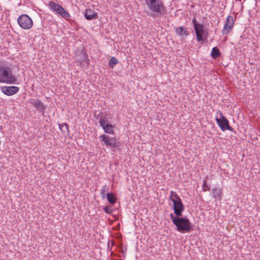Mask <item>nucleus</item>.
<instances>
[{
	"label": "nucleus",
	"instance_id": "obj_1",
	"mask_svg": "<svg viewBox=\"0 0 260 260\" xmlns=\"http://www.w3.org/2000/svg\"><path fill=\"white\" fill-rule=\"evenodd\" d=\"M170 216L173 223L176 226V230L178 232L185 233L193 230V224L186 216H175L173 213H171Z\"/></svg>",
	"mask_w": 260,
	"mask_h": 260
},
{
	"label": "nucleus",
	"instance_id": "obj_2",
	"mask_svg": "<svg viewBox=\"0 0 260 260\" xmlns=\"http://www.w3.org/2000/svg\"><path fill=\"white\" fill-rule=\"evenodd\" d=\"M16 78L12 75L11 69L6 66H0V83L14 84Z\"/></svg>",
	"mask_w": 260,
	"mask_h": 260
},
{
	"label": "nucleus",
	"instance_id": "obj_3",
	"mask_svg": "<svg viewBox=\"0 0 260 260\" xmlns=\"http://www.w3.org/2000/svg\"><path fill=\"white\" fill-rule=\"evenodd\" d=\"M215 120L222 131L224 132L225 130H229L234 132L233 128L230 126L229 120L222 114L220 110H218L216 113Z\"/></svg>",
	"mask_w": 260,
	"mask_h": 260
},
{
	"label": "nucleus",
	"instance_id": "obj_4",
	"mask_svg": "<svg viewBox=\"0 0 260 260\" xmlns=\"http://www.w3.org/2000/svg\"><path fill=\"white\" fill-rule=\"evenodd\" d=\"M99 138L103 143V145H106L107 148H110L112 151H115L120 146L119 142L116 140L115 137H112L106 135H102Z\"/></svg>",
	"mask_w": 260,
	"mask_h": 260
},
{
	"label": "nucleus",
	"instance_id": "obj_5",
	"mask_svg": "<svg viewBox=\"0 0 260 260\" xmlns=\"http://www.w3.org/2000/svg\"><path fill=\"white\" fill-rule=\"evenodd\" d=\"M148 8L152 12L160 13L165 11L166 7L160 0H144Z\"/></svg>",
	"mask_w": 260,
	"mask_h": 260
},
{
	"label": "nucleus",
	"instance_id": "obj_6",
	"mask_svg": "<svg viewBox=\"0 0 260 260\" xmlns=\"http://www.w3.org/2000/svg\"><path fill=\"white\" fill-rule=\"evenodd\" d=\"M197 40L201 44L207 41L208 38L209 33L207 29L204 27L203 24L199 25L198 27L194 28Z\"/></svg>",
	"mask_w": 260,
	"mask_h": 260
},
{
	"label": "nucleus",
	"instance_id": "obj_7",
	"mask_svg": "<svg viewBox=\"0 0 260 260\" xmlns=\"http://www.w3.org/2000/svg\"><path fill=\"white\" fill-rule=\"evenodd\" d=\"M17 22L19 26L24 29H30L33 25L32 19L27 14H22L19 16L17 19Z\"/></svg>",
	"mask_w": 260,
	"mask_h": 260
},
{
	"label": "nucleus",
	"instance_id": "obj_8",
	"mask_svg": "<svg viewBox=\"0 0 260 260\" xmlns=\"http://www.w3.org/2000/svg\"><path fill=\"white\" fill-rule=\"evenodd\" d=\"M48 6L51 10L59 14L62 17L67 19L70 17V14L61 6L57 4L55 2H49Z\"/></svg>",
	"mask_w": 260,
	"mask_h": 260
},
{
	"label": "nucleus",
	"instance_id": "obj_9",
	"mask_svg": "<svg viewBox=\"0 0 260 260\" xmlns=\"http://www.w3.org/2000/svg\"><path fill=\"white\" fill-rule=\"evenodd\" d=\"M99 123L105 133L111 135L114 134L115 133L113 129L115 128V125L108 123L106 119V116H101Z\"/></svg>",
	"mask_w": 260,
	"mask_h": 260
},
{
	"label": "nucleus",
	"instance_id": "obj_10",
	"mask_svg": "<svg viewBox=\"0 0 260 260\" xmlns=\"http://www.w3.org/2000/svg\"><path fill=\"white\" fill-rule=\"evenodd\" d=\"M235 19L231 15H229L226 20V23L222 30V35H227L231 31L233 28Z\"/></svg>",
	"mask_w": 260,
	"mask_h": 260
},
{
	"label": "nucleus",
	"instance_id": "obj_11",
	"mask_svg": "<svg viewBox=\"0 0 260 260\" xmlns=\"http://www.w3.org/2000/svg\"><path fill=\"white\" fill-rule=\"evenodd\" d=\"M173 209L174 211V215H182V213L184 210L185 207L182 202V200L173 201Z\"/></svg>",
	"mask_w": 260,
	"mask_h": 260
},
{
	"label": "nucleus",
	"instance_id": "obj_12",
	"mask_svg": "<svg viewBox=\"0 0 260 260\" xmlns=\"http://www.w3.org/2000/svg\"><path fill=\"white\" fill-rule=\"evenodd\" d=\"M76 57L78 62L80 63L85 62L87 65L89 64L90 60L84 49L76 53Z\"/></svg>",
	"mask_w": 260,
	"mask_h": 260
},
{
	"label": "nucleus",
	"instance_id": "obj_13",
	"mask_svg": "<svg viewBox=\"0 0 260 260\" xmlns=\"http://www.w3.org/2000/svg\"><path fill=\"white\" fill-rule=\"evenodd\" d=\"M19 90V88L17 86H3L1 88L2 92L8 96L13 95L17 93Z\"/></svg>",
	"mask_w": 260,
	"mask_h": 260
},
{
	"label": "nucleus",
	"instance_id": "obj_14",
	"mask_svg": "<svg viewBox=\"0 0 260 260\" xmlns=\"http://www.w3.org/2000/svg\"><path fill=\"white\" fill-rule=\"evenodd\" d=\"M30 103L40 113L44 115L46 107L43 102H42L40 100L37 99L31 100Z\"/></svg>",
	"mask_w": 260,
	"mask_h": 260
},
{
	"label": "nucleus",
	"instance_id": "obj_15",
	"mask_svg": "<svg viewBox=\"0 0 260 260\" xmlns=\"http://www.w3.org/2000/svg\"><path fill=\"white\" fill-rule=\"evenodd\" d=\"M84 17L88 20L96 19L98 18V13L90 8L86 9Z\"/></svg>",
	"mask_w": 260,
	"mask_h": 260
},
{
	"label": "nucleus",
	"instance_id": "obj_16",
	"mask_svg": "<svg viewBox=\"0 0 260 260\" xmlns=\"http://www.w3.org/2000/svg\"><path fill=\"white\" fill-rule=\"evenodd\" d=\"M212 192L214 198L220 201L222 199V189L221 188L214 187L212 189Z\"/></svg>",
	"mask_w": 260,
	"mask_h": 260
},
{
	"label": "nucleus",
	"instance_id": "obj_17",
	"mask_svg": "<svg viewBox=\"0 0 260 260\" xmlns=\"http://www.w3.org/2000/svg\"><path fill=\"white\" fill-rule=\"evenodd\" d=\"M211 56L214 59L219 57L221 55L219 49L217 47H214L212 49Z\"/></svg>",
	"mask_w": 260,
	"mask_h": 260
},
{
	"label": "nucleus",
	"instance_id": "obj_18",
	"mask_svg": "<svg viewBox=\"0 0 260 260\" xmlns=\"http://www.w3.org/2000/svg\"><path fill=\"white\" fill-rule=\"evenodd\" d=\"M175 32L177 34L180 36L184 35L187 36L189 34L186 29H184L183 26H180L176 28Z\"/></svg>",
	"mask_w": 260,
	"mask_h": 260
},
{
	"label": "nucleus",
	"instance_id": "obj_19",
	"mask_svg": "<svg viewBox=\"0 0 260 260\" xmlns=\"http://www.w3.org/2000/svg\"><path fill=\"white\" fill-rule=\"evenodd\" d=\"M106 198L109 203L111 204H114L116 202V198L112 193H107Z\"/></svg>",
	"mask_w": 260,
	"mask_h": 260
},
{
	"label": "nucleus",
	"instance_id": "obj_20",
	"mask_svg": "<svg viewBox=\"0 0 260 260\" xmlns=\"http://www.w3.org/2000/svg\"><path fill=\"white\" fill-rule=\"evenodd\" d=\"M169 200H171L172 202H173V201H179L181 199L175 191L171 190L170 191Z\"/></svg>",
	"mask_w": 260,
	"mask_h": 260
},
{
	"label": "nucleus",
	"instance_id": "obj_21",
	"mask_svg": "<svg viewBox=\"0 0 260 260\" xmlns=\"http://www.w3.org/2000/svg\"><path fill=\"white\" fill-rule=\"evenodd\" d=\"M108 191H109V187L107 185H104L102 187V188L101 190V196H102V198L103 199H105V198L106 197V194L107 193H109Z\"/></svg>",
	"mask_w": 260,
	"mask_h": 260
},
{
	"label": "nucleus",
	"instance_id": "obj_22",
	"mask_svg": "<svg viewBox=\"0 0 260 260\" xmlns=\"http://www.w3.org/2000/svg\"><path fill=\"white\" fill-rule=\"evenodd\" d=\"M118 59L116 58L112 57L109 61V67L113 69L115 66L118 63Z\"/></svg>",
	"mask_w": 260,
	"mask_h": 260
},
{
	"label": "nucleus",
	"instance_id": "obj_23",
	"mask_svg": "<svg viewBox=\"0 0 260 260\" xmlns=\"http://www.w3.org/2000/svg\"><path fill=\"white\" fill-rule=\"evenodd\" d=\"M207 179H208V176H206L203 180V184L202 185V190L203 191H208L210 190V186L208 185L206 182V180Z\"/></svg>",
	"mask_w": 260,
	"mask_h": 260
},
{
	"label": "nucleus",
	"instance_id": "obj_24",
	"mask_svg": "<svg viewBox=\"0 0 260 260\" xmlns=\"http://www.w3.org/2000/svg\"><path fill=\"white\" fill-rule=\"evenodd\" d=\"M64 127L67 131L69 132V126L68 124L67 123H62L61 124H59V127L62 132H65L63 129V127Z\"/></svg>",
	"mask_w": 260,
	"mask_h": 260
},
{
	"label": "nucleus",
	"instance_id": "obj_25",
	"mask_svg": "<svg viewBox=\"0 0 260 260\" xmlns=\"http://www.w3.org/2000/svg\"><path fill=\"white\" fill-rule=\"evenodd\" d=\"M103 210L105 213L107 214H111L113 212V210L110 208L109 206H106L103 207Z\"/></svg>",
	"mask_w": 260,
	"mask_h": 260
},
{
	"label": "nucleus",
	"instance_id": "obj_26",
	"mask_svg": "<svg viewBox=\"0 0 260 260\" xmlns=\"http://www.w3.org/2000/svg\"><path fill=\"white\" fill-rule=\"evenodd\" d=\"M192 24H193L194 29L196 27H198L199 25H201L202 24L199 23L197 22L196 18L194 17L192 20Z\"/></svg>",
	"mask_w": 260,
	"mask_h": 260
}]
</instances>
